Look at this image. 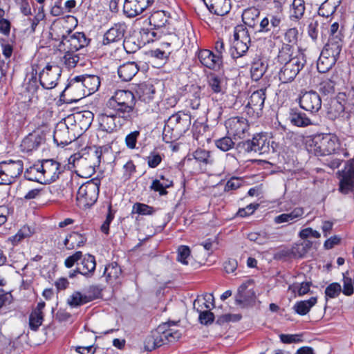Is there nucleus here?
Returning a JSON list of instances; mask_svg holds the SVG:
<instances>
[{
  "label": "nucleus",
  "mask_w": 354,
  "mask_h": 354,
  "mask_svg": "<svg viewBox=\"0 0 354 354\" xmlns=\"http://www.w3.org/2000/svg\"><path fill=\"white\" fill-rule=\"evenodd\" d=\"M123 171L124 174L122 176V179L124 180H129L131 175L136 171V166L133 164V161L129 160L128 161L124 166H123Z\"/></svg>",
  "instance_id": "obj_63"
},
{
  "label": "nucleus",
  "mask_w": 354,
  "mask_h": 354,
  "mask_svg": "<svg viewBox=\"0 0 354 354\" xmlns=\"http://www.w3.org/2000/svg\"><path fill=\"white\" fill-rule=\"evenodd\" d=\"M124 26L123 25L115 24L104 34L103 44H109L121 41L124 37Z\"/></svg>",
  "instance_id": "obj_27"
},
{
  "label": "nucleus",
  "mask_w": 354,
  "mask_h": 354,
  "mask_svg": "<svg viewBox=\"0 0 354 354\" xmlns=\"http://www.w3.org/2000/svg\"><path fill=\"white\" fill-rule=\"evenodd\" d=\"M100 85V78L95 75H80L71 79L68 89L76 92L75 101L95 93Z\"/></svg>",
  "instance_id": "obj_5"
},
{
  "label": "nucleus",
  "mask_w": 354,
  "mask_h": 354,
  "mask_svg": "<svg viewBox=\"0 0 354 354\" xmlns=\"http://www.w3.org/2000/svg\"><path fill=\"white\" fill-rule=\"evenodd\" d=\"M310 285L309 282H302L301 283H295L289 286L288 290L292 291L294 294L297 292L298 295L302 296L309 292Z\"/></svg>",
  "instance_id": "obj_53"
},
{
  "label": "nucleus",
  "mask_w": 354,
  "mask_h": 354,
  "mask_svg": "<svg viewBox=\"0 0 354 354\" xmlns=\"http://www.w3.org/2000/svg\"><path fill=\"white\" fill-rule=\"evenodd\" d=\"M102 152L100 147H94L91 149V152L88 154V161L86 158H80L76 160L77 167L87 170V173H93L95 167L99 166Z\"/></svg>",
  "instance_id": "obj_19"
},
{
  "label": "nucleus",
  "mask_w": 354,
  "mask_h": 354,
  "mask_svg": "<svg viewBox=\"0 0 354 354\" xmlns=\"http://www.w3.org/2000/svg\"><path fill=\"white\" fill-rule=\"evenodd\" d=\"M225 126L229 136L234 139L244 138L248 133L249 123L243 117H232L225 122Z\"/></svg>",
  "instance_id": "obj_11"
},
{
  "label": "nucleus",
  "mask_w": 354,
  "mask_h": 354,
  "mask_svg": "<svg viewBox=\"0 0 354 354\" xmlns=\"http://www.w3.org/2000/svg\"><path fill=\"white\" fill-rule=\"evenodd\" d=\"M39 168L44 176V184L55 181L60 174L59 163L52 159L42 160Z\"/></svg>",
  "instance_id": "obj_18"
},
{
  "label": "nucleus",
  "mask_w": 354,
  "mask_h": 354,
  "mask_svg": "<svg viewBox=\"0 0 354 354\" xmlns=\"http://www.w3.org/2000/svg\"><path fill=\"white\" fill-rule=\"evenodd\" d=\"M337 60L324 52H321L320 56L317 60V67L319 73H324L328 71L336 63Z\"/></svg>",
  "instance_id": "obj_37"
},
{
  "label": "nucleus",
  "mask_w": 354,
  "mask_h": 354,
  "mask_svg": "<svg viewBox=\"0 0 354 354\" xmlns=\"http://www.w3.org/2000/svg\"><path fill=\"white\" fill-rule=\"evenodd\" d=\"M40 164L34 165L28 168L25 171V177L31 181H36L41 184H44V176L40 169Z\"/></svg>",
  "instance_id": "obj_44"
},
{
  "label": "nucleus",
  "mask_w": 354,
  "mask_h": 354,
  "mask_svg": "<svg viewBox=\"0 0 354 354\" xmlns=\"http://www.w3.org/2000/svg\"><path fill=\"white\" fill-rule=\"evenodd\" d=\"M97 120L100 129L108 133L113 132L120 128L124 122L122 117L117 113H102L98 115Z\"/></svg>",
  "instance_id": "obj_15"
},
{
  "label": "nucleus",
  "mask_w": 354,
  "mask_h": 354,
  "mask_svg": "<svg viewBox=\"0 0 354 354\" xmlns=\"http://www.w3.org/2000/svg\"><path fill=\"white\" fill-rule=\"evenodd\" d=\"M68 129L65 125L61 124L54 132V140L58 145H66L71 142L72 139L68 138Z\"/></svg>",
  "instance_id": "obj_43"
},
{
  "label": "nucleus",
  "mask_w": 354,
  "mask_h": 354,
  "mask_svg": "<svg viewBox=\"0 0 354 354\" xmlns=\"http://www.w3.org/2000/svg\"><path fill=\"white\" fill-rule=\"evenodd\" d=\"M193 306L194 309L198 313L210 310L214 307V297L212 294L205 293L202 296L198 297L194 300Z\"/></svg>",
  "instance_id": "obj_29"
},
{
  "label": "nucleus",
  "mask_w": 354,
  "mask_h": 354,
  "mask_svg": "<svg viewBox=\"0 0 354 354\" xmlns=\"http://www.w3.org/2000/svg\"><path fill=\"white\" fill-rule=\"evenodd\" d=\"M209 10L217 15L227 14L231 8L230 0H203Z\"/></svg>",
  "instance_id": "obj_25"
},
{
  "label": "nucleus",
  "mask_w": 354,
  "mask_h": 354,
  "mask_svg": "<svg viewBox=\"0 0 354 354\" xmlns=\"http://www.w3.org/2000/svg\"><path fill=\"white\" fill-rule=\"evenodd\" d=\"M43 320V313H37L32 311L29 317V326L30 329L32 330H37L42 324Z\"/></svg>",
  "instance_id": "obj_51"
},
{
  "label": "nucleus",
  "mask_w": 354,
  "mask_h": 354,
  "mask_svg": "<svg viewBox=\"0 0 354 354\" xmlns=\"http://www.w3.org/2000/svg\"><path fill=\"white\" fill-rule=\"evenodd\" d=\"M155 212L152 207L147 205L136 203L133 206V212L140 215H151Z\"/></svg>",
  "instance_id": "obj_56"
},
{
  "label": "nucleus",
  "mask_w": 354,
  "mask_h": 354,
  "mask_svg": "<svg viewBox=\"0 0 354 354\" xmlns=\"http://www.w3.org/2000/svg\"><path fill=\"white\" fill-rule=\"evenodd\" d=\"M304 214V210L302 207H295L290 213L281 214L276 216L274 219V223L280 224L283 223H293L297 220L301 218Z\"/></svg>",
  "instance_id": "obj_28"
},
{
  "label": "nucleus",
  "mask_w": 354,
  "mask_h": 354,
  "mask_svg": "<svg viewBox=\"0 0 354 354\" xmlns=\"http://www.w3.org/2000/svg\"><path fill=\"white\" fill-rule=\"evenodd\" d=\"M99 190V185L95 182L88 181L82 184L77 192V205L83 209L93 205L98 198Z\"/></svg>",
  "instance_id": "obj_6"
},
{
  "label": "nucleus",
  "mask_w": 354,
  "mask_h": 354,
  "mask_svg": "<svg viewBox=\"0 0 354 354\" xmlns=\"http://www.w3.org/2000/svg\"><path fill=\"white\" fill-rule=\"evenodd\" d=\"M95 266V257L91 254L85 255L77 268V272L83 275H88L94 272Z\"/></svg>",
  "instance_id": "obj_38"
},
{
  "label": "nucleus",
  "mask_w": 354,
  "mask_h": 354,
  "mask_svg": "<svg viewBox=\"0 0 354 354\" xmlns=\"http://www.w3.org/2000/svg\"><path fill=\"white\" fill-rule=\"evenodd\" d=\"M266 66L260 59L253 62L250 73L253 80L257 81L261 78L266 71Z\"/></svg>",
  "instance_id": "obj_49"
},
{
  "label": "nucleus",
  "mask_w": 354,
  "mask_h": 354,
  "mask_svg": "<svg viewBox=\"0 0 354 354\" xmlns=\"http://www.w3.org/2000/svg\"><path fill=\"white\" fill-rule=\"evenodd\" d=\"M317 301V299L316 297H313L308 300L297 301L294 305L293 309L297 314L305 315L316 304Z\"/></svg>",
  "instance_id": "obj_42"
},
{
  "label": "nucleus",
  "mask_w": 354,
  "mask_h": 354,
  "mask_svg": "<svg viewBox=\"0 0 354 354\" xmlns=\"http://www.w3.org/2000/svg\"><path fill=\"white\" fill-rule=\"evenodd\" d=\"M153 0H125L123 10L129 17H136L147 9Z\"/></svg>",
  "instance_id": "obj_20"
},
{
  "label": "nucleus",
  "mask_w": 354,
  "mask_h": 354,
  "mask_svg": "<svg viewBox=\"0 0 354 354\" xmlns=\"http://www.w3.org/2000/svg\"><path fill=\"white\" fill-rule=\"evenodd\" d=\"M191 124V116L183 112H178L171 115L166 122L164 131L171 130L174 137L185 133Z\"/></svg>",
  "instance_id": "obj_8"
},
{
  "label": "nucleus",
  "mask_w": 354,
  "mask_h": 354,
  "mask_svg": "<svg viewBox=\"0 0 354 354\" xmlns=\"http://www.w3.org/2000/svg\"><path fill=\"white\" fill-rule=\"evenodd\" d=\"M192 156L200 164L207 165H211L214 162L210 152L204 149H198L196 150L193 153Z\"/></svg>",
  "instance_id": "obj_48"
},
{
  "label": "nucleus",
  "mask_w": 354,
  "mask_h": 354,
  "mask_svg": "<svg viewBox=\"0 0 354 354\" xmlns=\"http://www.w3.org/2000/svg\"><path fill=\"white\" fill-rule=\"evenodd\" d=\"M148 166L151 168H155L159 165L162 161V157L160 154L152 152L147 158Z\"/></svg>",
  "instance_id": "obj_64"
},
{
  "label": "nucleus",
  "mask_w": 354,
  "mask_h": 354,
  "mask_svg": "<svg viewBox=\"0 0 354 354\" xmlns=\"http://www.w3.org/2000/svg\"><path fill=\"white\" fill-rule=\"evenodd\" d=\"M75 51H65L64 56V64L68 68H74L79 62V56Z\"/></svg>",
  "instance_id": "obj_57"
},
{
  "label": "nucleus",
  "mask_w": 354,
  "mask_h": 354,
  "mask_svg": "<svg viewBox=\"0 0 354 354\" xmlns=\"http://www.w3.org/2000/svg\"><path fill=\"white\" fill-rule=\"evenodd\" d=\"M67 35H62L59 47L64 51H77L88 45V41L83 32H72L66 30Z\"/></svg>",
  "instance_id": "obj_10"
},
{
  "label": "nucleus",
  "mask_w": 354,
  "mask_h": 354,
  "mask_svg": "<svg viewBox=\"0 0 354 354\" xmlns=\"http://www.w3.org/2000/svg\"><path fill=\"white\" fill-rule=\"evenodd\" d=\"M353 284V280L344 274L342 292L346 296L351 295L354 291Z\"/></svg>",
  "instance_id": "obj_60"
},
{
  "label": "nucleus",
  "mask_w": 354,
  "mask_h": 354,
  "mask_svg": "<svg viewBox=\"0 0 354 354\" xmlns=\"http://www.w3.org/2000/svg\"><path fill=\"white\" fill-rule=\"evenodd\" d=\"M24 169L22 160H7L0 162V185H10L21 175Z\"/></svg>",
  "instance_id": "obj_7"
},
{
  "label": "nucleus",
  "mask_w": 354,
  "mask_h": 354,
  "mask_svg": "<svg viewBox=\"0 0 354 354\" xmlns=\"http://www.w3.org/2000/svg\"><path fill=\"white\" fill-rule=\"evenodd\" d=\"M181 337V333L165 325L159 326L147 336L144 342L146 351H151L167 343L174 342Z\"/></svg>",
  "instance_id": "obj_4"
},
{
  "label": "nucleus",
  "mask_w": 354,
  "mask_h": 354,
  "mask_svg": "<svg viewBox=\"0 0 354 354\" xmlns=\"http://www.w3.org/2000/svg\"><path fill=\"white\" fill-rule=\"evenodd\" d=\"M252 285V281L248 280L243 283L238 289V293L236 297V303L238 304H243L248 301L254 296V292L251 290H248V288Z\"/></svg>",
  "instance_id": "obj_33"
},
{
  "label": "nucleus",
  "mask_w": 354,
  "mask_h": 354,
  "mask_svg": "<svg viewBox=\"0 0 354 354\" xmlns=\"http://www.w3.org/2000/svg\"><path fill=\"white\" fill-rule=\"evenodd\" d=\"M245 151L247 152L254 151L259 154L269 153L270 150V140L263 133L254 136L252 140H249L243 144Z\"/></svg>",
  "instance_id": "obj_13"
},
{
  "label": "nucleus",
  "mask_w": 354,
  "mask_h": 354,
  "mask_svg": "<svg viewBox=\"0 0 354 354\" xmlns=\"http://www.w3.org/2000/svg\"><path fill=\"white\" fill-rule=\"evenodd\" d=\"M342 292V287L339 283H332L325 289V295L326 298L337 297Z\"/></svg>",
  "instance_id": "obj_55"
},
{
  "label": "nucleus",
  "mask_w": 354,
  "mask_h": 354,
  "mask_svg": "<svg viewBox=\"0 0 354 354\" xmlns=\"http://www.w3.org/2000/svg\"><path fill=\"white\" fill-rule=\"evenodd\" d=\"M45 141V136L42 131H35L28 134L22 141L21 147L23 151H32L38 148Z\"/></svg>",
  "instance_id": "obj_22"
},
{
  "label": "nucleus",
  "mask_w": 354,
  "mask_h": 354,
  "mask_svg": "<svg viewBox=\"0 0 354 354\" xmlns=\"http://www.w3.org/2000/svg\"><path fill=\"white\" fill-rule=\"evenodd\" d=\"M234 143L230 137H224L216 142V147L223 151H227L231 149Z\"/></svg>",
  "instance_id": "obj_58"
},
{
  "label": "nucleus",
  "mask_w": 354,
  "mask_h": 354,
  "mask_svg": "<svg viewBox=\"0 0 354 354\" xmlns=\"http://www.w3.org/2000/svg\"><path fill=\"white\" fill-rule=\"evenodd\" d=\"M327 117L331 120L339 119L342 122H347L351 118V111H346V108L341 102L333 100L328 108Z\"/></svg>",
  "instance_id": "obj_21"
},
{
  "label": "nucleus",
  "mask_w": 354,
  "mask_h": 354,
  "mask_svg": "<svg viewBox=\"0 0 354 354\" xmlns=\"http://www.w3.org/2000/svg\"><path fill=\"white\" fill-rule=\"evenodd\" d=\"M138 68L135 62H127L121 65L118 70L119 77L123 81H130L138 73Z\"/></svg>",
  "instance_id": "obj_31"
},
{
  "label": "nucleus",
  "mask_w": 354,
  "mask_h": 354,
  "mask_svg": "<svg viewBox=\"0 0 354 354\" xmlns=\"http://www.w3.org/2000/svg\"><path fill=\"white\" fill-rule=\"evenodd\" d=\"M339 190L346 194L354 189V160H348L344 169L340 171Z\"/></svg>",
  "instance_id": "obj_16"
},
{
  "label": "nucleus",
  "mask_w": 354,
  "mask_h": 354,
  "mask_svg": "<svg viewBox=\"0 0 354 354\" xmlns=\"http://www.w3.org/2000/svg\"><path fill=\"white\" fill-rule=\"evenodd\" d=\"M299 32L296 28L288 29L284 34V44L281 50L285 47H288V53H295L297 50H295V46L297 43Z\"/></svg>",
  "instance_id": "obj_30"
},
{
  "label": "nucleus",
  "mask_w": 354,
  "mask_h": 354,
  "mask_svg": "<svg viewBox=\"0 0 354 354\" xmlns=\"http://www.w3.org/2000/svg\"><path fill=\"white\" fill-rule=\"evenodd\" d=\"M340 3L341 0H326L319 8V15L326 19L333 17V15Z\"/></svg>",
  "instance_id": "obj_32"
},
{
  "label": "nucleus",
  "mask_w": 354,
  "mask_h": 354,
  "mask_svg": "<svg viewBox=\"0 0 354 354\" xmlns=\"http://www.w3.org/2000/svg\"><path fill=\"white\" fill-rule=\"evenodd\" d=\"M248 238L250 241L254 242L259 245H263L268 243L269 236L266 232H250L248 234Z\"/></svg>",
  "instance_id": "obj_54"
},
{
  "label": "nucleus",
  "mask_w": 354,
  "mask_h": 354,
  "mask_svg": "<svg viewBox=\"0 0 354 354\" xmlns=\"http://www.w3.org/2000/svg\"><path fill=\"white\" fill-rule=\"evenodd\" d=\"M225 80L223 76L211 73L208 76V85L214 93H224L225 91Z\"/></svg>",
  "instance_id": "obj_35"
},
{
  "label": "nucleus",
  "mask_w": 354,
  "mask_h": 354,
  "mask_svg": "<svg viewBox=\"0 0 354 354\" xmlns=\"http://www.w3.org/2000/svg\"><path fill=\"white\" fill-rule=\"evenodd\" d=\"M135 105L134 94L129 90L116 91L107 102V106L120 114L123 121L131 119Z\"/></svg>",
  "instance_id": "obj_3"
},
{
  "label": "nucleus",
  "mask_w": 354,
  "mask_h": 354,
  "mask_svg": "<svg viewBox=\"0 0 354 354\" xmlns=\"http://www.w3.org/2000/svg\"><path fill=\"white\" fill-rule=\"evenodd\" d=\"M290 120L292 124L299 127H306L309 125H313L314 123L306 115V113L299 111H294L290 113Z\"/></svg>",
  "instance_id": "obj_41"
},
{
  "label": "nucleus",
  "mask_w": 354,
  "mask_h": 354,
  "mask_svg": "<svg viewBox=\"0 0 354 354\" xmlns=\"http://www.w3.org/2000/svg\"><path fill=\"white\" fill-rule=\"evenodd\" d=\"M198 313V319L201 324L207 325L212 324L214 322V315L212 313L210 312V310H206L203 312H200Z\"/></svg>",
  "instance_id": "obj_62"
},
{
  "label": "nucleus",
  "mask_w": 354,
  "mask_h": 354,
  "mask_svg": "<svg viewBox=\"0 0 354 354\" xmlns=\"http://www.w3.org/2000/svg\"><path fill=\"white\" fill-rule=\"evenodd\" d=\"M91 301L90 297L86 295L82 294L79 291H75L67 299V304L73 308L78 307L81 305L86 304Z\"/></svg>",
  "instance_id": "obj_45"
},
{
  "label": "nucleus",
  "mask_w": 354,
  "mask_h": 354,
  "mask_svg": "<svg viewBox=\"0 0 354 354\" xmlns=\"http://www.w3.org/2000/svg\"><path fill=\"white\" fill-rule=\"evenodd\" d=\"M328 23V26L324 28L328 39L344 40L343 26L334 17L330 18Z\"/></svg>",
  "instance_id": "obj_26"
},
{
  "label": "nucleus",
  "mask_w": 354,
  "mask_h": 354,
  "mask_svg": "<svg viewBox=\"0 0 354 354\" xmlns=\"http://www.w3.org/2000/svg\"><path fill=\"white\" fill-rule=\"evenodd\" d=\"M338 138L331 133L318 134L309 138L306 142L307 151L317 156H328L336 153L339 149Z\"/></svg>",
  "instance_id": "obj_2"
},
{
  "label": "nucleus",
  "mask_w": 354,
  "mask_h": 354,
  "mask_svg": "<svg viewBox=\"0 0 354 354\" xmlns=\"http://www.w3.org/2000/svg\"><path fill=\"white\" fill-rule=\"evenodd\" d=\"M288 47H285L279 51L278 56L279 61L282 64L278 77L283 84L292 82L306 63L304 53L299 50L295 53H288Z\"/></svg>",
  "instance_id": "obj_1"
},
{
  "label": "nucleus",
  "mask_w": 354,
  "mask_h": 354,
  "mask_svg": "<svg viewBox=\"0 0 354 354\" xmlns=\"http://www.w3.org/2000/svg\"><path fill=\"white\" fill-rule=\"evenodd\" d=\"M86 239L78 232L71 233L64 240V245L68 250H73L75 248L84 245Z\"/></svg>",
  "instance_id": "obj_40"
},
{
  "label": "nucleus",
  "mask_w": 354,
  "mask_h": 354,
  "mask_svg": "<svg viewBox=\"0 0 354 354\" xmlns=\"http://www.w3.org/2000/svg\"><path fill=\"white\" fill-rule=\"evenodd\" d=\"M93 113L90 111H84L75 113L74 115L75 122L82 130H87L93 120Z\"/></svg>",
  "instance_id": "obj_36"
},
{
  "label": "nucleus",
  "mask_w": 354,
  "mask_h": 354,
  "mask_svg": "<svg viewBox=\"0 0 354 354\" xmlns=\"http://www.w3.org/2000/svg\"><path fill=\"white\" fill-rule=\"evenodd\" d=\"M259 15L260 10L258 8L251 7L243 11L242 19L245 25L254 28L257 24Z\"/></svg>",
  "instance_id": "obj_39"
},
{
  "label": "nucleus",
  "mask_w": 354,
  "mask_h": 354,
  "mask_svg": "<svg viewBox=\"0 0 354 354\" xmlns=\"http://www.w3.org/2000/svg\"><path fill=\"white\" fill-rule=\"evenodd\" d=\"M140 136L139 131H134L129 133L125 138V143L128 148L135 149L136 146L137 139Z\"/></svg>",
  "instance_id": "obj_61"
},
{
  "label": "nucleus",
  "mask_w": 354,
  "mask_h": 354,
  "mask_svg": "<svg viewBox=\"0 0 354 354\" xmlns=\"http://www.w3.org/2000/svg\"><path fill=\"white\" fill-rule=\"evenodd\" d=\"M122 273L121 268L115 263H112L106 266L104 274L106 277V280L109 282H112L117 279Z\"/></svg>",
  "instance_id": "obj_47"
},
{
  "label": "nucleus",
  "mask_w": 354,
  "mask_h": 354,
  "mask_svg": "<svg viewBox=\"0 0 354 354\" xmlns=\"http://www.w3.org/2000/svg\"><path fill=\"white\" fill-rule=\"evenodd\" d=\"M172 185V180H167V183H161L160 180L155 179L152 181L150 189L154 192H158L160 195L164 196L167 194L166 189Z\"/></svg>",
  "instance_id": "obj_50"
},
{
  "label": "nucleus",
  "mask_w": 354,
  "mask_h": 354,
  "mask_svg": "<svg viewBox=\"0 0 354 354\" xmlns=\"http://www.w3.org/2000/svg\"><path fill=\"white\" fill-rule=\"evenodd\" d=\"M299 106L311 113H317L322 108V99L315 91H306L299 97Z\"/></svg>",
  "instance_id": "obj_17"
},
{
  "label": "nucleus",
  "mask_w": 354,
  "mask_h": 354,
  "mask_svg": "<svg viewBox=\"0 0 354 354\" xmlns=\"http://www.w3.org/2000/svg\"><path fill=\"white\" fill-rule=\"evenodd\" d=\"M344 40L328 39V42L324 47L322 52L328 54L333 58L338 59L342 49Z\"/></svg>",
  "instance_id": "obj_34"
},
{
  "label": "nucleus",
  "mask_w": 354,
  "mask_h": 354,
  "mask_svg": "<svg viewBox=\"0 0 354 354\" xmlns=\"http://www.w3.org/2000/svg\"><path fill=\"white\" fill-rule=\"evenodd\" d=\"M136 93L140 100L149 104L155 99L156 88L150 82H142L137 85Z\"/></svg>",
  "instance_id": "obj_23"
},
{
  "label": "nucleus",
  "mask_w": 354,
  "mask_h": 354,
  "mask_svg": "<svg viewBox=\"0 0 354 354\" xmlns=\"http://www.w3.org/2000/svg\"><path fill=\"white\" fill-rule=\"evenodd\" d=\"M62 74V69L57 65L47 64L39 74V80L45 89H52L58 83Z\"/></svg>",
  "instance_id": "obj_12"
},
{
  "label": "nucleus",
  "mask_w": 354,
  "mask_h": 354,
  "mask_svg": "<svg viewBox=\"0 0 354 354\" xmlns=\"http://www.w3.org/2000/svg\"><path fill=\"white\" fill-rule=\"evenodd\" d=\"M198 59L203 65L211 69L219 68L222 64V57L221 55H216L207 49L199 52Z\"/></svg>",
  "instance_id": "obj_24"
},
{
  "label": "nucleus",
  "mask_w": 354,
  "mask_h": 354,
  "mask_svg": "<svg viewBox=\"0 0 354 354\" xmlns=\"http://www.w3.org/2000/svg\"><path fill=\"white\" fill-rule=\"evenodd\" d=\"M266 100V90L259 89L253 92L248 99L245 106L248 115L258 118L261 115Z\"/></svg>",
  "instance_id": "obj_14"
},
{
  "label": "nucleus",
  "mask_w": 354,
  "mask_h": 354,
  "mask_svg": "<svg viewBox=\"0 0 354 354\" xmlns=\"http://www.w3.org/2000/svg\"><path fill=\"white\" fill-rule=\"evenodd\" d=\"M31 234L32 231L30 228L28 226L24 225L15 236L10 237V240L12 241L13 245H17L24 239L30 236Z\"/></svg>",
  "instance_id": "obj_52"
},
{
  "label": "nucleus",
  "mask_w": 354,
  "mask_h": 354,
  "mask_svg": "<svg viewBox=\"0 0 354 354\" xmlns=\"http://www.w3.org/2000/svg\"><path fill=\"white\" fill-rule=\"evenodd\" d=\"M190 256V250L189 247L181 245L178 250V260L182 263L187 265L188 263L187 259Z\"/></svg>",
  "instance_id": "obj_59"
},
{
  "label": "nucleus",
  "mask_w": 354,
  "mask_h": 354,
  "mask_svg": "<svg viewBox=\"0 0 354 354\" xmlns=\"http://www.w3.org/2000/svg\"><path fill=\"white\" fill-rule=\"evenodd\" d=\"M149 24L155 28L163 27L167 20L168 17L166 13L162 10H158L151 15L149 18Z\"/></svg>",
  "instance_id": "obj_46"
},
{
  "label": "nucleus",
  "mask_w": 354,
  "mask_h": 354,
  "mask_svg": "<svg viewBox=\"0 0 354 354\" xmlns=\"http://www.w3.org/2000/svg\"><path fill=\"white\" fill-rule=\"evenodd\" d=\"M233 48L232 52L233 58L237 59L242 57L248 50L250 44V37L248 31L242 26L235 28L234 30Z\"/></svg>",
  "instance_id": "obj_9"
}]
</instances>
